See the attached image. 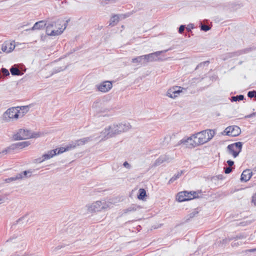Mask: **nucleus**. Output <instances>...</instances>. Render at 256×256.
Masks as SVG:
<instances>
[{
	"label": "nucleus",
	"mask_w": 256,
	"mask_h": 256,
	"mask_svg": "<svg viewBox=\"0 0 256 256\" xmlns=\"http://www.w3.org/2000/svg\"><path fill=\"white\" fill-rule=\"evenodd\" d=\"M132 62L133 63H140L141 64L144 63L143 55L132 58Z\"/></svg>",
	"instance_id": "nucleus-28"
},
{
	"label": "nucleus",
	"mask_w": 256,
	"mask_h": 256,
	"mask_svg": "<svg viewBox=\"0 0 256 256\" xmlns=\"http://www.w3.org/2000/svg\"><path fill=\"white\" fill-rule=\"evenodd\" d=\"M183 174V170H180L176 174L168 181V184H170L178 179Z\"/></svg>",
	"instance_id": "nucleus-25"
},
{
	"label": "nucleus",
	"mask_w": 256,
	"mask_h": 256,
	"mask_svg": "<svg viewBox=\"0 0 256 256\" xmlns=\"http://www.w3.org/2000/svg\"><path fill=\"white\" fill-rule=\"evenodd\" d=\"M26 218L25 216H22L21 218H18L16 222V223L14 224H18V222H20V221Z\"/></svg>",
	"instance_id": "nucleus-51"
},
{
	"label": "nucleus",
	"mask_w": 256,
	"mask_h": 256,
	"mask_svg": "<svg viewBox=\"0 0 256 256\" xmlns=\"http://www.w3.org/2000/svg\"><path fill=\"white\" fill-rule=\"evenodd\" d=\"M255 251H256V248L247 250H246V252H254Z\"/></svg>",
	"instance_id": "nucleus-53"
},
{
	"label": "nucleus",
	"mask_w": 256,
	"mask_h": 256,
	"mask_svg": "<svg viewBox=\"0 0 256 256\" xmlns=\"http://www.w3.org/2000/svg\"><path fill=\"white\" fill-rule=\"evenodd\" d=\"M206 130L197 132L192 136L184 138L178 142V144H184L186 147L194 148L198 145L205 144L210 140L208 134Z\"/></svg>",
	"instance_id": "nucleus-1"
},
{
	"label": "nucleus",
	"mask_w": 256,
	"mask_h": 256,
	"mask_svg": "<svg viewBox=\"0 0 256 256\" xmlns=\"http://www.w3.org/2000/svg\"><path fill=\"white\" fill-rule=\"evenodd\" d=\"M123 166L128 169H130L131 168L130 165L127 162H124L123 164Z\"/></svg>",
	"instance_id": "nucleus-47"
},
{
	"label": "nucleus",
	"mask_w": 256,
	"mask_h": 256,
	"mask_svg": "<svg viewBox=\"0 0 256 256\" xmlns=\"http://www.w3.org/2000/svg\"><path fill=\"white\" fill-rule=\"evenodd\" d=\"M6 154L3 153V152H2V150L1 152H0V157L1 156V154Z\"/></svg>",
	"instance_id": "nucleus-58"
},
{
	"label": "nucleus",
	"mask_w": 256,
	"mask_h": 256,
	"mask_svg": "<svg viewBox=\"0 0 256 256\" xmlns=\"http://www.w3.org/2000/svg\"><path fill=\"white\" fill-rule=\"evenodd\" d=\"M178 200L180 202L188 201L192 200V192L184 191L178 194Z\"/></svg>",
	"instance_id": "nucleus-11"
},
{
	"label": "nucleus",
	"mask_w": 256,
	"mask_h": 256,
	"mask_svg": "<svg viewBox=\"0 0 256 256\" xmlns=\"http://www.w3.org/2000/svg\"><path fill=\"white\" fill-rule=\"evenodd\" d=\"M136 206H130L128 209V211H134V210H136Z\"/></svg>",
	"instance_id": "nucleus-49"
},
{
	"label": "nucleus",
	"mask_w": 256,
	"mask_h": 256,
	"mask_svg": "<svg viewBox=\"0 0 256 256\" xmlns=\"http://www.w3.org/2000/svg\"><path fill=\"white\" fill-rule=\"evenodd\" d=\"M255 116H256V112H253V113L246 116V118H252V117H254Z\"/></svg>",
	"instance_id": "nucleus-52"
},
{
	"label": "nucleus",
	"mask_w": 256,
	"mask_h": 256,
	"mask_svg": "<svg viewBox=\"0 0 256 256\" xmlns=\"http://www.w3.org/2000/svg\"><path fill=\"white\" fill-rule=\"evenodd\" d=\"M112 83L110 81L104 82L96 86L98 90L103 92L110 90L112 88Z\"/></svg>",
	"instance_id": "nucleus-12"
},
{
	"label": "nucleus",
	"mask_w": 256,
	"mask_h": 256,
	"mask_svg": "<svg viewBox=\"0 0 256 256\" xmlns=\"http://www.w3.org/2000/svg\"><path fill=\"white\" fill-rule=\"evenodd\" d=\"M226 134L231 136H237L241 132L240 128L237 126H232L227 127L224 130Z\"/></svg>",
	"instance_id": "nucleus-7"
},
{
	"label": "nucleus",
	"mask_w": 256,
	"mask_h": 256,
	"mask_svg": "<svg viewBox=\"0 0 256 256\" xmlns=\"http://www.w3.org/2000/svg\"><path fill=\"white\" fill-rule=\"evenodd\" d=\"M146 191L144 188H140L138 190V198L139 200H143L144 198L146 196Z\"/></svg>",
	"instance_id": "nucleus-27"
},
{
	"label": "nucleus",
	"mask_w": 256,
	"mask_h": 256,
	"mask_svg": "<svg viewBox=\"0 0 256 256\" xmlns=\"http://www.w3.org/2000/svg\"><path fill=\"white\" fill-rule=\"evenodd\" d=\"M4 198L0 196V204L4 202Z\"/></svg>",
	"instance_id": "nucleus-55"
},
{
	"label": "nucleus",
	"mask_w": 256,
	"mask_h": 256,
	"mask_svg": "<svg viewBox=\"0 0 256 256\" xmlns=\"http://www.w3.org/2000/svg\"><path fill=\"white\" fill-rule=\"evenodd\" d=\"M88 210L90 212H100L108 207L106 201H96L91 204L87 206Z\"/></svg>",
	"instance_id": "nucleus-2"
},
{
	"label": "nucleus",
	"mask_w": 256,
	"mask_h": 256,
	"mask_svg": "<svg viewBox=\"0 0 256 256\" xmlns=\"http://www.w3.org/2000/svg\"><path fill=\"white\" fill-rule=\"evenodd\" d=\"M186 28V26L185 25H181L180 26L179 28H178V32L180 34H182L184 29Z\"/></svg>",
	"instance_id": "nucleus-46"
},
{
	"label": "nucleus",
	"mask_w": 256,
	"mask_h": 256,
	"mask_svg": "<svg viewBox=\"0 0 256 256\" xmlns=\"http://www.w3.org/2000/svg\"><path fill=\"white\" fill-rule=\"evenodd\" d=\"M66 151H68L66 147V148L65 147H61V148H59L58 149V150L56 151V154H62L64 152H65Z\"/></svg>",
	"instance_id": "nucleus-40"
},
{
	"label": "nucleus",
	"mask_w": 256,
	"mask_h": 256,
	"mask_svg": "<svg viewBox=\"0 0 256 256\" xmlns=\"http://www.w3.org/2000/svg\"><path fill=\"white\" fill-rule=\"evenodd\" d=\"M180 87L176 86L170 88L166 94V96L172 98H174L182 92Z\"/></svg>",
	"instance_id": "nucleus-13"
},
{
	"label": "nucleus",
	"mask_w": 256,
	"mask_h": 256,
	"mask_svg": "<svg viewBox=\"0 0 256 256\" xmlns=\"http://www.w3.org/2000/svg\"><path fill=\"white\" fill-rule=\"evenodd\" d=\"M252 202L256 206V193L252 196Z\"/></svg>",
	"instance_id": "nucleus-48"
},
{
	"label": "nucleus",
	"mask_w": 256,
	"mask_h": 256,
	"mask_svg": "<svg viewBox=\"0 0 256 256\" xmlns=\"http://www.w3.org/2000/svg\"><path fill=\"white\" fill-rule=\"evenodd\" d=\"M46 34L48 36H56L62 34V31L58 30H52L51 28L46 26Z\"/></svg>",
	"instance_id": "nucleus-18"
},
{
	"label": "nucleus",
	"mask_w": 256,
	"mask_h": 256,
	"mask_svg": "<svg viewBox=\"0 0 256 256\" xmlns=\"http://www.w3.org/2000/svg\"><path fill=\"white\" fill-rule=\"evenodd\" d=\"M15 48V45L12 42H4L2 46V50L6 53L12 52Z\"/></svg>",
	"instance_id": "nucleus-15"
},
{
	"label": "nucleus",
	"mask_w": 256,
	"mask_h": 256,
	"mask_svg": "<svg viewBox=\"0 0 256 256\" xmlns=\"http://www.w3.org/2000/svg\"><path fill=\"white\" fill-rule=\"evenodd\" d=\"M198 211L196 209H194L192 212H190L188 216V218H187L185 222H188L190 218H193L194 217L198 214Z\"/></svg>",
	"instance_id": "nucleus-31"
},
{
	"label": "nucleus",
	"mask_w": 256,
	"mask_h": 256,
	"mask_svg": "<svg viewBox=\"0 0 256 256\" xmlns=\"http://www.w3.org/2000/svg\"><path fill=\"white\" fill-rule=\"evenodd\" d=\"M17 108L19 110V116H22L29 110V107L28 106H17Z\"/></svg>",
	"instance_id": "nucleus-24"
},
{
	"label": "nucleus",
	"mask_w": 256,
	"mask_h": 256,
	"mask_svg": "<svg viewBox=\"0 0 256 256\" xmlns=\"http://www.w3.org/2000/svg\"><path fill=\"white\" fill-rule=\"evenodd\" d=\"M12 177L6 179V182H10V181H12L13 180L12 179Z\"/></svg>",
	"instance_id": "nucleus-57"
},
{
	"label": "nucleus",
	"mask_w": 256,
	"mask_h": 256,
	"mask_svg": "<svg viewBox=\"0 0 256 256\" xmlns=\"http://www.w3.org/2000/svg\"><path fill=\"white\" fill-rule=\"evenodd\" d=\"M130 16V13H128L126 14V16Z\"/></svg>",
	"instance_id": "nucleus-59"
},
{
	"label": "nucleus",
	"mask_w": 256,
	"mask_h": 256,
	"mask_svg": "<svg viewBox=\"0 0 256 256\" xmlns=\"http://www.w3.org/2000/svg\"><path fill=\"white\" fill-rule=\"evenodd\" d=\"M46 25V23L44 20H40L36 22L32 28V30H41L44 28Z\"/></svg>",
	"instance_id": "nucleus-20"
},
{
	"label": "nucleus",
	"mask_w": 256,
	"mask_h": 256,
	"mask_svg": "<svg viewBox=\"0 0 256 256\" xmlns=\"http://www.w3.org/2000/svg\"><path fill=\"white\" fill-rule=\"evenodd\" d=\"M192 192V200L198 198V192L194 191H191Z\"/></svg>",
	"instance_id": "nucleus-45"
},
{
	"label": "nucleus",
	"mask_w": 256,
	"mask_h": 256,
	"mask_svg": "<svg viewBox=\"0 0 256 256\" xmlns=\"http://www.w3.org/2000/svg\"><path fill=\"white\" fill-rule=\"evenodd\" d=\"M70 20V19H68V20H66V22L64 21L63 23H62L61 24V25H62L61 27L58 28V30L62 31V33L64 30L66 28Z\"/></svg>",
	"instance_id": "nucleus-30"
},
{
	"label": "nucleus",
	"mask_w": 256,
	"mask_h": 256,
	"mask_svg": "<svg viewBox=\"0 0 256 256\" xmlns=\"http://www.w3.org/2000/svg\"><path fill=\"white\" fill-rule=\"evenodd\" d=\"M250 52H252L251 48L250 47H249V48H244V49H242L241 50H238L237 53L238 54H240V56L242 54L248 53Z\"/></svg>",
	"instance_id": "nucleus-32"
},
{
	"label": "nucleus",
	"mask_w": 256,
	"mask_h": 256,
	"mask_svg": "<svg viewBox=\"0 0 256 256\" xmlns=\"http://www.w3.org/2000/svg\"><path fill=\"white\" fill-rule=\"evenodd\" d=\"M253 174H254L250 170L246 169L244 170L242 172L240 180L241 181H244L246 182L250 180Z\"/></svg>",
	"instance_id": "nucleus-16"
},
{
	"label": "nucleus",
	"mask_w": 256,
	"mask_h": 256,
	"mask_svg": "<svg viewBox=\"0 0 256 256\" xmlns=\"http://www.w3.org/2000/svg\"><path fill=\"white\" fill-rule=\"evenodd\" d=\"M243 143L240 142H236L228 145L227 148L230 154L234 158L237 157L242 151Z\"/></svg>",
	"instance_id": "nucleus-3"
},
{
	"label": "nucleus",
	"mask_w": 256,
	"mask_h": 256,
	"mask_svg": "<svg viewBox=\"0 0 256 256\" xmlns=\"http://www.w3.org/2000/svg\"><path fill=\"white\" fill-rule=\"evenodd\" d=\"M76 142H72L66 146L68 151L71 150L72 149H74V148H76Z\"/></svg>",
	"instance_id": "nucleus-33"
},
{
	"label": "nucleus",
	"mask_w": 256,
	"mask_h": 256,
	"mask_svg": "<svg viewBox=\"0 0 256 256\" xmlns=\"http://www.w3.org/2000/svg\"><path fill=\"white\" fill-rule=\"evenodd\" d=\"M226 162H227L228 164V166L231 167L232 166H234V162L232 161V160H228Z\"/></svg>",
	"instance_id": "nucleus-50"
},
{
	"label": "nucleus",
	"mask_w": 256,
	"mask_h": 256,
	"mask_svg": "<svg viewBox=\"0 0 256 256\" xmlns=\"http://www.w3.org/2000/svg\"><path fill=\"white\" fill-rule=\"evenodd\" d=\"M40 132H30V138H36L40 136Z\"/></svg>",
	"instance_id": "nucleus-38"
},
{
	"label": "nucleus",
	"mask_w": 256,
	"mask_h": 256,
	"mask_svg": "<svg viewBox=\"0 0 256 256\" xmlns=\"http://www.w3.org/2000/svg\"><path fill=\"white\" fill-rule=\"evenodd\" d=\"M250 48H251L252 51L255 50H256V44L254 45V46H250Z\"/></svg>",
	"instance_id": "nucleus-54"
},
{
	"label": "nucleus",
	"mask_w": 256,
	"mask_h": 256,
	"mask_svg": "<svg viewBox=\"0 0 256 256\" xmlns=\"http://www.w3.org/2000/svg\"><path fill=\"white\" fill-rule=\"evenodd\" d=\"M244 96L242 94L237 95L236 96H233L231 98L230 100L232 102L240 101L244 100Z\"/></svg>",
	"instance_id": "nucleus-29"
},
{
	"label": "nucleus",
	"mask_w": 256,
	"mask_h": 256,
	"mask_svg": "<svg viewBox=\"0 0 256 256\" xmlns=\"http://www.w3.org/2000/svg\"><path fill=\"white\" fill-rule=\"evenodd\" d=\"M132 126L130 123H120L118 124H113V128H116L119 134L122 132H126L131 128Z\"/></svg>",
	"instance_id": "nucleus-10"
},
{
	"label": "nucleus",
	"mask_w": 256,
	"mask_h": 256,
	"mask_svg": "<svg viewBox=\"0 0 256 256\" xmlns=\"http://www.w3.org/2000/svg\"><path fill=\"white\" fill-rule=\"evenodd\" d=\"M57 150H58L57 148L52 150L50 151H48V153L43 154L42 155L43 159L42 160V162H43L46 160L50 159V158H52L54 156L56 155Z\"/></svg>",
	"instance_id": "nucleus-19"
},
{
	"label": "nucleus",
	"mask_w": 256,
	"mask_h": 256,
	"mask_svg": "<svg viewBox=\"0 0 256 256\" xmlns=\"http://www.w3.org/2000/svg\"><path fill=\"white\" fill-rule=\"evenodd\" d=\"M209 63H210V61H208V60H206V61H204V62H202L196 66V70H197V69L199 68L200 67L204 66L206 65L208 66L209 64Z\"/></svg>",
	"instance_id": "nucleus-35"
},
{
	"label": "nucleus",
	"mask_w": 256,
	"mask_h": 256,
	"mask_svg": "<svg viewBox=\"0 0 256 256\" xmlns=\"http://www.w3.org/2000/svg\"><path fill=\"white\" fill-rule=\"evenodd\" d=\"M210 26L206 24L200 25V30L204 32H207L210 29Z\"/></svg>",
	"instance_id": "nucleus-34"
},
{
	"label": "nucleus",
	"mask_w": 256,
	"mask_h": 256,
	"mask_svg": "<svg viewBox=\"0 0 256 256\" xmlns=\"http://www.w3.org/2000/svg\"><path fill=\"white\" fill-rule=\"evenodd\" d=\"M116 0H101V3L103 5H105L110 3L114 2Z\"/></svg>",
	"instance_id": "nucleus-43"
},
{
	"label": "nucleus",
	"mask_w": 256,
	"mask_h": 256,
	"mask_svg": "<svg viewBox=\"0 0 256 256\" xmlns=\"http://www.w3.org/2000/svg\"><path fill=\"white\" fill-rule=\"evenodd\" d=\"M64 2L66 3V1H62L61 3H62V4H64Z\"/></svg>",
	"instance_id": "nucleus-60"
},
{
	"label": "nucleus",
	"mask_w": 256,
	"mask_h": 256,
	"mask_svg": "<svg viewBox=\"0 0 256 256\" xmlns=\"http://www.w3.org/2000/svg\"><path fill=\"white\" fill-rule=\"evenodd\" d=\"M232 171V168L230 166H226L224 168V172L225 174H230Z\"/></svg>",
	"instance_id": "nucleus-42"
},
{
	"label": "nucleus",
	"mask_w": 256,
	"mask_h": 256,
	"mask_svg": "<svg viewBox=\"0 0 256 256\" xmlns=\"http://www.w3.org/2000/svg\"><path fill=\"white\" fill-rule=\"evenodd\" d=\"M256 93V90H254L252 91H249L248 93V96L250 98H252L254 96V94Z\"/></svg>",
	"instance_id": "nucleus-44"
},
{
	"label": "nucleus",
	"mask_w": 256,
	"mask_h": 256,
	"mask_svg": "<svg viewBox=\"0 0 256 256\" xmlns=\"http://www.w3.org/2000/svg\"><path fill=\"white\" fill-rule=\"evenodd\" d=\"M30 131L24 130L20 129L18 132L13 136V138L14 140H26L29 138L30 136Z\"/></svg>",
	"instance_id": "nucleus-8"
},
{
	"label": "nucleus",
	"mask_w": 256,
	"mask_h": 256,
	"mask_svg": "<svg viewBox=\"0 0 256 256\" xmlns=\"http://www.w3.org/2000/svg\"><path fill=\"white\" fill-rule=\"evenodd\" d=\"M2 1H0V2H1Z\"/></svg>",
	"instance_id": "nucleus-62"
},
{
	"label": "nucleus",
	"mask_w": 256,
	"mask_h": 256,
	"mask_svg": "<svg viewBox=\"0 0 256 256\" xmlns=\"http://www.w3.org/2000/svg\"><path fill=\"white\" fill-rule=\"evenodd\" d=\"M25 70H20L18 64H14L10 69V71L12 76H22L24 74Z\"/></svg>",
	"instance_id": "nucleus-17"
},
{
	"label": "nucleus",
	"mask_w": 256,
	"mask_h": 256,
	"mask_svg": "<svg viewBox=\"0 0 256 256\" xmlns=\"http://www.w3.org/2000/svg\"><path fill=\"white\" fill-rule=\"evenodd\" d=\"M30 144L29 142L25 141L22 142H18L16 144H12L10 146L2 150V152L4 154H10L13 152L14 150L17 148H22L28 146Z\"/></svg>",
	"instance_id": "nucleus-5"
},
{
	"label": "nucleus",
	"mask_w": 256,
	"mask_h": 256,
	"mask_svg": "<svg viewBox=\"0 0 256 256\" xmlns=\"http://www.w3.org/2000/svg\"><path fill=\"white\" fill-rule=\"evenodd\" d=\"M237 52H238V51L228 53L226 54V56L230 58H232L234 56H240V54H238Z\"/></svg>",
	"instance_id": "nucleus-39"
},
{
	"label": "nucleus",
	"mask_w": 256,
	"mask_h": 256,
	"mask_svg": "<svg viewBox=\"0 0 256 256\" xmlns=\"http://www.w3.org/2000/svg\"><path fill=\"white\" fill-rule=\"evenodd\" d=\"M30 173H32V172L30 170H25L24 171L18 174L15 177L12 178V180H16L18 179H21L24 177H30V175L28 176V174Z\"/></svg>",
	"instance_id": "nucleus-22"
},
{
	"label": "nucleus",
	"mask_w": 256,
	"mask_h": 256,
	"mask_svg": "<svg viewBox=\"0 0 256 256\" xmlns=\"http://www.w3.org/2000/svg\"><path fill=\"white\" fill-rule=\"evenodd\" d=\"M252 171L254 174H255L256 173V166L254 167Z\"/></svg>",
	"instance_id": "nucleus-56"
},
{
	"label": "nucleus",
	"mask_w": 256,
	"mask_h": 256,
	"mask_svg": "<svg viewBox=\"0 0 256 256\" xmlns=\"http://www.w3.org/2000/svg\"><path fill=\"white\" fill-rule=\"evenodd\" d=\"M254 98H256V93L254 94Z\"/></svg>",
	"instance_id": "nucleus-61"
},
{
	"label": "nucleus",
	"mask_w": 256,
	"mask_h": 256,
	"mask_svg": "<svg viewBox=\"0 0 256 256\" xmlns=\"http://www.w3.org/2000/svg\"><path fill=\"white\" fill-rule=\"evenodd\" d=\"M64 20L62 19H58L56 21H51L46 24L48 27L52 28L54 26L57 28V26H61V24L63 23Z\"/></svg>",
	"instance_id": "nucleus-21"
},
{
	"label": "nucleus",
	"mask_w": 256,
	"mask_h": 256,
	"mask_svg": "<svg viewBox=\"0 0 256 256\" xmlns=\"http://www.w3.org/2000/svg\"><path fill=\"white\" fill-rule=\"evenodd\" d=\"M113 124L106 128L102 132V136H104L105 139L115 136L119 134L116 128H113Z\"/></svg>",
	"instance_id": "nucleus-6"
},
{
	"label": "nucleus",
	"mask_w": 256,
	"mask_h": 256,
	"mask_svg": "<svg viewBox=\"0 0 256 256\" xmlns=\"http://www.w3.org/2000/svg\"><path fill=\"white\" fill-rule=\"evenodd\" d=\"M172 158L168 155L166 154H163L160 156V157L157 158L154 164H153V166H160V164H162L164 162H170Z\"/></svg>",
	"instance_id": "nucleus-14"
},
{
	"label": "nucleus",
	"mask_w": 256,
	"mask_h": 256,
	"mask_svg": "<svg viewBox=\"0 0 256 256\" xmlns=\"http://www.w3.org/2000/svg\"><path fill=\"white\" fill-rule=\"evenodd\" d=\"M0 72L3 76H8L10 75L9 71L6 68H2Z\"/></svg>",
	"instance_id": "nucleus-36"
},
{
	"label": "nucleus",
	"mask_w": 256,
	"mask_h": 256,
	"mask_svg": "<svg viewBox=\"0 0 256 256\" xmlns=\"http://www.w3.org/2000/svg\"><path fill=\"white\" fill-rule=\"evenodd\" d=\"M92 140L91 137H86L84 138H82L78 140H76V146H79L84 145L86 142L90 141Z\"/></svg>",
	"instance_id": "nucleus-23"
},
{
	"label": "nucleus",
	"mask_w": 256,
	"mask_h": 256,
	"mask_svg": "<svg viewBox=\"0 0 256 256\" xmlns=\"http://www.w3.org/2000/svg\"><path fill=\"white\" fill-rule=\"evenodd\" d=\"M118 16L117 15H114L110 18L109 25L113 26L118 22Z\"/></svg>",
	"instance_id": "nucleus-26"
},
{
	"label": "nucleus",
	"mask_w": 256,
	"mask_h": 256,
	"mask_svg": "<svg viewBox=\"0 0 256 256\" xmlns=\"http://www.w3.org/2000/svg\"><path fill=\"white\" fill-rule=\"evenodd\" d=\"M162 52V51H158L148 54L143 55L144 63L156 61L158 56Z\"/></svg>",
	"instance_id": "nucleus-9"
},
{
	"label": "nucleus",
	"mask_w": 256,
	"mask_h": 256,
	"mask_svg": "<svg viewBox=\"0 0 256 256\" xmlns=\"http://www.w3.org/2000/svg\"><path fill=\"white\" fill-rule=\"evenodd\" d=\"M17 107H12L8 109L3 114V118L6 121L11 118H18L19 116V110Z\"/></svg>",
	"instance_id": "nucleus-4"
},
{
	"label": "nucleus",
	"mask_w": 256,
	"mask_h": 256,
	"mask_svg": "<svg viewBox=\"0 0 256 256\" xmlns=\"http://www.w3.org/2000/svg\"><path fill=\"white\" fill-rule=\"evenodd\" d=\"M206 131H207L206 132L208 134V137L210 140L214 136L215 134V132L214 130H206Z\"/></svg>",
	"instance_id": "nucleus-37"
},
{
	"label": "nucleus",
	"mask_w": 256,
	"mask_h": 256,
	"mask_svg": "<svg viewBox=\"0 0 256 256\" xmlns=\"http://www.w3.org/2000/svg\"><path fill=\"white\" fill-rule=\"evenodd\" d=\"M194 28V24H190L187 26L186 27V30L188 32H192V30Z\"/></svg>",
	"instance_id": "nucleus-41"
}]
</instances>
